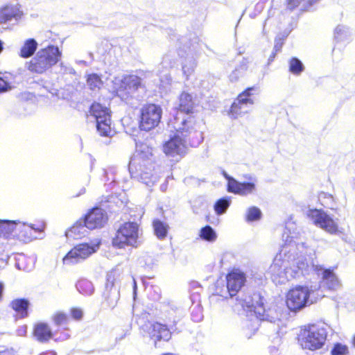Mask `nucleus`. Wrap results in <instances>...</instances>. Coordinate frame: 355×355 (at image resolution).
Returning a JSON list of instances; mask_svg holds the SVG:
<instances>
[{
	"label": "nucleus",
	"instance_id": "nucleus-61",
	"mask_svg": "<svg viewBox=\"0 0 355 355\" xmlns=\"http://www.w3.org/2000/svg\"><path fill=\"white\" fill-rule=\"evenodd\" d=\"M324 196H325V198H327L328 200H331V201L334 200L333 197L331 195H329L328 196H327V195L324 194Z\"/></svg>",
	"mask_w": 355,
	"mask_h": 355
},
{
	"label": "nucleus",
	"instance_id": "nucleus-39",
	"mask_svg": "<svg viewBox=\"0 0 355 355\" xmlns=\"http://www.w3.org/2000/svg\"><path fill=\"white\" fill-rule=\"evenodd\" d=\"M200 237L206 241L214 242L217 239V234L211 226L206 225L200 230Z\"/></svg>",
	"mask_w": 355,
	"mask_h": 355
},
{
	"label": "nucleus",
	"instance_id": "nucleus-58",
	"mask_svg": "<svg viewBox=\"0 0 355 355\" xmlns=\"http://www.w3.org/2000/svg\"><path fill=\"white\" fill-rule=\"evenodd\" d=\"M3 289H4L3 284L0 282V300L2 298V294H3Z\"/></svg>",
	"mask_w": 355,
	"mask_h": 355
},
{
	"label": "nucleus",
	"instance_id": "nucleus-2",
	"mask_svg": "<svg viewBox=\"0 0 355 355\" xmlns=\"http://www.w3.org/2000/svg\"><path fill=\"white\" fill-rule=\"evenodd\" d=\"M183 317V311L174 304L164 305L162 309V319L165 324L158 322H148L143 329L146 331L156 346L157 342H168L171 338L173 333L179 334L181 330L177 327V324Z\"/></svg>",
	"mask_w": 355,
	"mask_h": 355
},
{
	"label": "nucleus",
	"instance_id": "nucleus-48",
	"mask_svg": "<svg viewBox=\"0 0 355 355\" xmlns=\"http://www.w3.org/2000/svg\"><path fill=\"white\" fill-rule=\"evenodd\" d=\"M59 73L62 74H74L75 70L70 65L66 64L64 62H60L59 64Z\"/></svg>",
	"mask_w": 355,
	"mask_h": 355
},
{
	"label": "nucleus",
	"instance_id": "nucleus-4",
	"mask_svg": "<svg viewBox=\"0 0 355 355\" xmlns=\"http://www.w3.org/2000/svg\"><path fill=\"white\" fill-rule=\"evenodd\" d=\"M168 127L192 147L198 146L204 139V123L193 116L180 119L175 116L169 121Z\"/></svg>",
	"mask_w": 355,
	"mask_h": 355
},
{
	"label": "nucleus",
	"instance_id": "nucleus-25",
	"mask_svg": "<svg viewBox=\"0 0 355 355\" xmlns=\"http://www.w3.org/2000/svg\"><path fill=\"white\" fill-rule=\"evenodd\" d=\"M297 252H299L300 254H306L308 252L307 247L304 243V248L293 250L289 254H288V255L291 256L290 261H292L293 263L290 267L286 266L287 281L291 278H297L300 276L304 275L296 264V256H297Z\"/></svg>",
	"mask_w": 355,
	"mask_h": 355
},
{
	"label": "nucleus",
	"instance_id": "nucleus-21",
	"mask_svg": "<svg viewBox=\"0 0 355 355\" xmlns=\"http://www.w3.org/2000/svg\"><path fill=\"white\" fill-rule=\"evenodd\" d=\"M107 221V213L100 207H95L91 209L85 218L86 226L89 230L101 228L105 225Z\"/></svg>",
	"mask_w": 355,
	"mask_h": 355
},
{
	"label": "nucleus",
	"instance_id": "nucleus-14",
	"mask_svg": "<svg viewBox=\"0 0 355 355\" xmlns=\"http://www.w3.org/2000/svg\"><path fill=\"white\" fill-rule=\"evenodd\" d=\"M223 175L225 178L228 181L227 188L230 192L238 194L242 196H246L253 194L257 191L256 178L251 175H245L244 178L248 180V182H240L234 178L230 177L225 171H223Z\"/></svg>",
	"mask_w": 355,
	"mask_h": 355
},
{
	"label": "nucleus",
	"instance_id": "nucleus-51",
	"mask_svg": "<svg viewBox=\"0 0 355 355\" xmlns=\"http://www.w3.org/2000/svg\"><path fill=\"white\" fill-rule=\"evenodd\" d=\"M10 89L9 84L3 79L0 78V93L8 91Z\"/></svg>",
	"mask_w": 355,
	"mask_h": 355
},
{
	"label": "nucleus",
	"instance_id": "nucleus-31",
	"mask_svg": "<svg viewBox=\"0 0 355 355\" xmlns=\"http://www.w3.org/2000/svg\"><path fill=\"white\" fill-rule=\"evenodd\" d=\"M29 302L26 299H16L11 302L10 306L15 310L21 318L28 316Z\"/></svg>",
	"mask_w": 355,
	"mask_h": 355
},
{
	"label": "nucleus",
	"instance_id": "nucleus-54",
	"mask_svg": "<svg viewBox=\"0 0 355 355\" xmlns=\"http://www.w3.org/2000/svg\"><path fill=\"white\" fill-rule=\"evenodd\" d=\"M137 288V286L136 281H135V279H133V294H134V298H135Z\"/></svg>",
	"mask_w": 355,
	"mask_h": 355
},
{
	"label": "nucleus",
	"instance_id": "nucleus-20",
	"mask_svg": "<svg viewBox=\"0 0 355 355\" xmlns=\"http://www.w3.org/2000/svg\"><path fill=\"white\" fill-rule=\"evenodd\" d=\"M187 144H188L184 141V139L175 132L173 137L164 144V152L168 156H182L185 155L187 152Z\"/></svg>",
	"mask_w": 355,
	"mask_h": 355
},
{
	"label": "nucleus",
	"instance_id": "nucleus-29",
	"mask_svg": "<svg viewBox=\"0 0 355 355\" xmlns=\"http://www.w3.org/2000/svg\"><path fill=\"white\" fill-rule=\"evenodd\" d=\"M38 44L35 39L29 38L26 40L22 44L18 55L22 58H28L34 56L37 49Z\"/></svg>",
	"mask_w": 355,
	"mask_h": 355
},
{
	"label": "nucleus",
	"instance_id": "nucleus-24",
	"mask_svg": "<svg viewBox=\"0 0 355 355\" xmlns=\"http://www.w3.org/2000/svg\"><path fill=\"white\" fill-rule=\"evenodd\" d=\"M245 280V275L239 270H234L227 275V288L231 297L236 295L244 285Z\"/></svg>",
	"mask_w": 355,
	"mask_h": 355
},
{
	"label": "nucleus",
	"instance_id": "nucleus-44",
	"mask_svg": "<svg viewBox=\"0 0 355 355\" xmlns=\"http://www.w3.org/2000/svg\"><path fill=\"white\" fill-rule=\"evenodd\" d=\"M230 205V200L229 199L221 198L216 202L214 205V210L218 215L223 214L225 213Z\"/></svg>",
	"mask_w": 355,
	"mask_h": 355
},
{
	"label": "nucleus",
	"instance_id": "nucleus-11",
	"mask_svg": "<svg viewBox=\"0 0 355 355\" xmlns=\"http://www.w3.org/2000/svg\"><path fill=\"white\" fill-rule=\"evenodd\" d=\"M112 244L118 248H123L126 245L137 248L140 244L139 240V226L134 222L123 224L117 230Z\"/></svg>",
	"mask_w": 355,
	"mask_h": 355
},
{
	"label": "nucleus",
	"instance_id": "nucleus-16",
	"mask_svg": "<svg viewBox=\"0 0 355 355\" xmlns=\"http://www.w3.org/2000/svg\"><path fill=\"white\" fill-rule=\"evenodd\" d=\"M206 45L198 38H195L189 46L187 56L182 62V71L187 79L193 73L196 67V58L199 57Z\"/></svg>",
	"mask_w": 355,
	"mask_h": 355
},
{
	"label": "nucleus",
	"instance_id": "nucleus-53",
	"mask_svg": "<svg viewBox=\"0 0 355 355\" xmlns=\"http://www.w3.org/2000/svg\"><path fill=\"white\" fill-rule=\"evenodd\" d=\"M69 337H70L69 334L67 332H65L63 334H61L58 338H57L56 340L63 341V340L68 339Z\"/></svg>",
	"mask_w": 355,
	"mask_h": 355
},
{
	"label": "nucleus",
	"instance_id": "nucleus-40",
	"mask_svg": "<svg viewBox=\"0 0 355 355\" xmlns=\"http://www.w3.org/2000/svg\"><path fill=\"white\" fill-rule=\"evenodd\" d=\"M87 85L92 90L99 89L103 85V81L100 76L96 73L88 75L87 78Z\"/></svg>",
	"mask_w": 355,
	"mask_h": 355
},
{
	"label": "nucleus",
	"instance_id": "nucleus-46",
	"mask_svg": "<svg viewBox=\"0 0 355 355\" xmlns=\"http://www.w3.org/2000/svg\"><path fill=\"white\" fill-rule=\"evenodd\" d=\"M331 355H348L349 349L348 347L345 345H343L341 343H336L331 351Z\"/></svg>",
	"mask_w": 355,
	"mask_h": 355
},
{
	"label": "nucleus",
	"instance_id": "nucleus-50",
	"mask_svg": "<svg viewBox=\"0 0 355 355\" xmlns=\"http://www.w3.org/2000/svg\"><path fill=\"white\" fill-rule=\"evenodd\" d=\"M72 317L76 320H80L83 317V311L80 309H72L71 311Z\"/></svg>",
	"mask_w": 355,
	"mask_h": 355
},
{
	"label": "nucleus",
	"instance_id": "nucleus-49",
	"mask_svg": "<svg viewBox=\"0 0 355 355\" xmlns=\"http://www.w3.org/2000/svg\"><path fill=\"white\" fill-rule=\"evenodd\" d=\"M284 38L283 37L277 36L275 40V46L273 51L275 52H279L284 45Z\"/></svg>",
	"mask_w": 355,
	"mask_h": 355
},
{
	"label": "nucleus",
	"instance_id": "nucleus-56",
	"mask_svg": "<svg viewBox=\"0 0 355 355\" xmlns=\"http://www.w3.org/2000/svg\"><path fill=\"white\" fill-rule=\"evenodd\" d=\"M85 192H86V189H85V187H83V188L80 190V192H79L78 194H76L75 196H76V197H78V196H81V195L84 194Z\"/></svg>",
	"mask_w": 355,
	"mask_h": 355
},
{
	"label": "nucleus",
	"instance_id": "nucleus-15",
	"mask_svg": "<svg viewBox=\"0 0 355 355\" xmlns=\"http://www.w3.org/2000/svg\"><path fill=\"white\" fill-rule=\"evenodd\" d=\"M162 110L155 104H149L142 107L139 128L141 130L149 131L158 125Z\"/></svg>",
	"mask_w": 355,
	"mask_h": 355
},
{
	"label": "nucleus",
	"instance_id": "nucleus-5",
	"mask_svg": "<svg viewBox=\"0 0 355 355\" xmlns=\"http://www.w3.org/2000/svg\"><path fill=\"white\" fill-rule=\"evenodd\" d=\"M285 237V243L282 246L279 254L275 257L268 271V273L271 275L272 281L279 284H284L287 281L286 263L290 262L291 258V256L288 254L293 250L304 248V243L294 241L293 236H290L284 233L283 238Z\"/></svg>",
	"mask_w": 355,
	"mask_h": 355
},
{
	"label": "nucleus",
	"instance_id": "nucleus-42",
	"mask_svg": "<svg viewBox=\"0 0 355 355\" xmlns=\"http://www.w3.org/2000/svg\"><path fill=\"white\" fill-rule=\"evenodd\" d=\"M304 70L302 62L297 58L289 60V71L295 75H300Z\"/></svg>",
	"mask_w": 355,
	"mask_h": 355
},
{
	"label": "nucleus",
	"instance_id": "nucleus-64",
	"mask_svg": "<svg viewBox=\"0 0 355 355\" xmlns=\"http://www.w3.org/2000/svg\"><path fill=\"white\" fill-rule=\"evenodd\" d=\"M162 355H175L172 353H166V354H163Z\"/></svg>",
	"mask_w": 355,
	"mask_h": 355
},
{
	"label": "nucleus",
	"instance_id": "nucleus-55",
	"mask_svg": "<svg viewBox=\"0 0 355 355\" xmlns=\"http://www.w3.org/2000/svg\"><path fill=\"white\" fill-rule=\"evenodd\" d=\"M157 291H159L158 287L155 288V291L156 292V295L154 297V300H159L160 298V294Z\"/></svg>",
	"mask_w": 355,
	"mask_h": 355
},
{
	"label": "nucleus",
	"instance_id": "nucleus-59",
	"mask_svg": "<svg viewBox=\"0 0 355 355\" xmlns=\"http://www.w3.org/2000/svg\"><path fill=\"white\" fill-rule=\"evenodd\" d=\"M277 52H275V51H272V54L270 55L269 59H268V61L269 62H272L273 60V59L275 58L276 54H277Z\"/></svg>",
	"mask_w": 355,
	"mask_h": 355
},
{
	"label": "nucleus",
	"instance_id": "nucleus-28",
	"mask_svg": "<svg viewBox=\"0 0 355 355\" xmlns=\"http://www.w3.org/2000/svg\"><path fill=\"white\" fill-rule=\"evenodd\" d=\"M161 66L163 69H164V71H161L159 68L158 69L159 76H160L161 85L162 87H166V86L170 85L172 82L171 77L168 73V69L172 67V62L170 61L169 57L168 55H166L163 58Z\"/></svg>",
	"mask_w": 355,
	"mask_h": 355
},
{
	"label": "nucleus",
	"instance_id": "nucleus-52",
	"mask_svg": "<svg viewBox=\"0 0 355 355\" xmlns=\"http://www.w3.org/2000/svg\"><path fill=\"white\" fill-rule=\"evenodd\" d=\"M26 326H22V327H20L18 329H17V334L20 336H25L26 333Z\"/></svg>",
	"mask_w": 355,
	"mask_h": 355
},
{
	"label": "nucleus",
	"instance_id": "nucleus-33",
	"mask_svg": "<svg viewBox=\"0 0 355 355\" xmlns=\"http://www.w3.org/2000/svg\"><path fill=\"white\" fill-rule=\"evenodd\" d=\"M248 67V61L246 58H242L239 64L229 75V78L231 82H236L239 78L242 77Z\"/></svg>",
	"mask_w": 355,
	"mask_h": 355
},
{
	"label": "nucleus",
	"instance_id": "nucleus-17",
	"mask_svg": "<svg viewBox=\"0 0 355 355\" xmlns=\"http://www.w3.org/2000/svg\"><path fill=\"white\" fill-rule=\"evenodd\" d=\"M255 90L254 87L246 89L234 101L230 108V114L234 118H238L250 112L254 104V100L251 98L252 92Z\"/></svg>",
	"mask_w": 355,
	"mask_h": 355
},
{
	"label": "nucleus",
	"instance_id": "nucleus-22",
	"mask_svg": "<svg viewBox=\"0 0 355 355\" xmlns=\"http://www.w3.org/2000/svg\"><path fill=\"white\" fill-rule=\"evenodd\" d=\"M314 271L319 277H321V283L323 286L329 290H337L341 284L336 275L331 269H326L322 266H315Z\"/></svg>",
	"mask_w": 355,
	"mask_h": 355
},
{
	"label": "nucleus",
	"instance_id": "nucleus-63",
	"mask_svg": "<svg viewBox=\"0 0 355 355\" xmlns=\"http://www.w3.org/2000/svg\"><path fill=\"white\" fill-rule=\"evenodd\" d=\"M352 344H353V346L355 347V336L353 337Z\"/></svg>",
	"mask_w": 355,
	"mask_h": 355
},
{
	"label": "nucleus",
	"instance_id": "nucleus-43",
	"mask_svg": "<svg viewBox=\"0 0 355 355\" xmlns=\"http://www.w3.org/2000/svg\"><path fill=\"white\" fill-rule=\"evenodd\" d=\"M261 217V211L257 207H251L246 211L245 220L247 222L258 220Z\"/></svg>",
	"mask_w": 355,
	"mask_h": 355
},
{
	"label": "nucleus",
	"instance_id": "nucleus-12",
	"mask_svg": "<svg viewBox=\"0 0 355 355\" xmlns=\"http://www.w3.org/2000/svg\"><path fill=\"white\" fill-rule=\"evenodd\" d=\"M89 112L96 120V129L100 135L110 137L112 130L110 110L98 103H94L91 105Z\"/></svg>",
	"mask_w": 355,
	"mask_h": 355
},
{
	"label": "nucleus",
	"instance_id": "nucleus-26",
	"mask_svg": "<svg viewBox=\"0 0 355 355\" xmlns=\"http://www.w3.org/2000/svg\"><path fill=\"white\" fill-rule=\"evenodd\" d=\"M85 222L78 221L70 229L66 232V236L68 239H80L85 236L88 233Z\"/></svg>",
	"mask_w": 355,
	"mask_h": 355
},
{
	"label": "nucleus",
	"instance_id": "nucleus-38",
	"mask_svg": "<svg viewBox=\"0 0 355 355\" xmlns=\"http://www.w3.org/2000/svg\"><path fill=\"white\" fill-rule=\"evenodd\" d=\"M303 254H300V256H296V264L305 275L309 273L311 268L314 270L313 266H315L316 265L313 263H310L307 261L306 258L303 256Z\"/></svg>",
	"mask_w": 355,
	"mask_h": 355
},
{
	"label": "nucleus",
	"instance_id": "nucleus-35",
	"mask_svg": "<svg viewBox=\"0 0 355 355\" xmlns=\"http://www.w3.org/2000/svg\"><path fill=\"white\" fill-rule=\"evenodd\" d=\"M18 223L12 220L0 221V231L5 236H17Z\"/></svg>",
	"mask_w": 355,
	"mask_h": 355
},
{
	"label": "nucleus",
	"instance_id": "nucleus-13",
	"mask_svg": "<svg viewBox=\"0 0 355 355\" xmlns=\"http://www.w3.org/2000/svg\"><path fill=\"white\" fill-rule=\"evenodd\" d=\"M313 290L306 286H297L290 290L286 295V305L293 311H299L313 303L310 295Z\"/></svg>",
	"mask_w": 355,
	"mask_h": 355
},
{
	"label": "nucleus",
	"instance_id": "nucleus-47",
	"mask_svg": "<svg viewBox=\"0 0 355 355\" xmlns=\"http://www.w3.org/2000/svg\"><path fill=\"white\" fill-rule=\"evenodd\" d=\"M191 315L193 321L196 322H200L203 318L202 307L199 304L194 306L192 308Z\"/></svg>",
	"mask_w": 355,
	"mask_h": 355
},
{
	"label": "nucleus",
	"instance_id": "nucleus-34",
	"mask_svg": "<svg viewBox=\"0 0 355 355\" xmlns=\"http://www.w3.org/2000/svg\"><path fill=\"white\" fill-rule=\"evenodd\" d=\"M318 1V0H287V6L290 10L298 8L302 11L309 10L312 5Z\"/></svg>",
	"mask_w": 355,
	"mask_h": 355
},
{
	"label": "nucleus",
	"instance_id": "nucleus-36",
	"mask_svg": "<svg viewBox=\"0 0 355 355\" xmlns=\"http://www.w3.org/2000/svg\"><path fill=\"white\" fill-rule=\"evenodd\" d=\"M76 286L79 293L84 295H92L95 291L92 282L87 279H80L76 283Z\"/></svg>",
	"mask_w": 355,
	"mask_h": 355
},
{
	"label": "nucleus",
	"instance_id": "nucleus-37",
	"mask_svg": "<svg viewBox=\"0 0 355 355\" xmlns=\"http://www.w3.org/2000/svg\"><path fill=\"white\" fill-rule=\"evenodd\" d=\"M350 32L349 28L343 25H338L334 30V39L336 42H345L349 40Z\"/></svg>",
	"mask_w": 355,
	"mask_h": 355
},
{
	"label": "nucleus",
	"instance_id": "nucleus-18",
	"mask_svg": "<svg viewBox=\"0 0 355 355\" xmlns=\"http://www.w3.org/2000/svg\"><path fill=\"white\" fill-rule=\"evenodd\" d=\"M306 216L316 226L327 232L334 234L338 230L337 223L321 209H309L306 212Z\"/></svg>",
	"mask_w": 355,
	"mask_h": 355
},
{
	"label": "nucleus",
	"instance_id": "nucleus-45",
	"mask_svg": "<svg viewBox=\"0 0 355 355\" xmlns=\"http://www.w3.org/2000/svg\"><path fill=\"white\" fill-rule=\"evenodd\" d=\"M52 319L57 326L65 325L68 323L69 317L63 312H57L53 316Z\"/></svg>",
	"mask_w": 355,
	"mask_h": 355
},
{
	"label": "nucleus",
	"instance_id": "nucleus-9",
	"mask_svg": "<svg viewBox=\"0 0 355 355\" xmlns=\"http://www.w3.org/2000/svg\"><path fill=\"white\" fill-rule=\"evenodd\" d=\"M101 243V240L96 239L89 243H83L75 245L63 257V264L72 266L85 261L99 249Z\"/></svg>",
	"mask_w": 355,
	"mask_h": 355
},
{
	"label": "nucleus",
	"instance_id": "nucleus-19",
	"mask_svg": "<svg viewBox=\"0 0 355 355\" xmlns=\"http://www.w3.org/2000/svg\"><path fill=\"white\" fill-rule=\"evenodd\" d=\"M44 224L29 225L19 222L17 227V236L24 242L28 243L33 239H40L44 236Z\"/></svg>",
	"mask_w": 355,
	"mask_h": 355
},
{
	"label": "nucleus",
	"instance_id": "nucleus-3",
	"mask_svg": "<svg viewBox=\"0 0 355 355\" xmlns=\"http://www.w3.org/2000/svg\"><path fill=\"white\" fill-rule=\"evenodd\" d=\"M128 169L132 178L148 187L153 186L159 178L157 173H153L155 170L153 149L146 144H137L135 153L130 160Z\"/></svg>",
	"mask_w": 355,
	"mask_h": 355
},
{
	"label": "nucleus",
	"instance_id": "nucleus-60",
	"mask_svg": "<svg viewBox=\"0 0 355 355\" xmlns=\"http://www.w3.org/2000/svg\"><path fill=\"white\" fill-rule=\"evenodd\" d=\"M192 209L195 214L199 213L198 209L197 207H196V206L194 205H192Z\"/></svg>",
	"mask_w": 355,
	"mask_h": 355
},
{
	"label": "nucleus",
	"instance_id": "nucleus-27",
	"mask_svg": "<svg viewBox=\"0 0 355 355\" xmlns=\"http://www.w3.org/2000/svg\"><path fill=\"white\" fill-rule=\"evenodd\" d=\"M196 106V102L191 94L183 92L179 98L178 110L181 112L192 113Z\"/></svg>",
	"mask_w": 355,
	"mask_h": 355
},
{
	"label": "nucleus",
	"instance_id": "nucleus-10",
	"mask_svg": "<svg viewBox=\"0 0 355 355\" xmlns=\"http://www.w3.org/2000/svg\"><path fill=\"white\" fill-rule=\"evenodd\" d=\"M121 271L116 268L110 270L106 277L105 290L103 291L104 303L110 309H114L120 298V281Z\"/></svg>",
	"mask_w": 355,
	"mask_h": 355
},
{
	"label": "nucleus",
	"instance_id": "nucleus-32",
	"mask_svg": "<svg viewBox=\"0 0 355 355\" xmlns=\"http://www.w3.org/2000/svg\"><path fill=\"white\" fill-rule=\"evenodd\" d=\"M153 227L155 235L160 240L164 239L169 230L167 223L163 222L159 219H154L153 221Z\"/></svg>",
	"mask_w": 355,
	"mask_h": 355
},
{
	"label": "nucleus",
	"instance_id": "nucleus-57",
	"mask_svg": "<svg viewBox=\"0 0 355 355\" xmlns=\"http://www.w3.org/2000/svg\"><path fill=\"white\" fill-rule=\"evenodd\" d=\"M40 355H56V354H55V352H54L53 351H48V352L42 353Z\"/></svg>",
	"mask_w": 355,
	"mask_h": 355
},
{
	"label": "nucleus",
	"instance_id": "nucleus-6",
	"mask_svg": "<svg viewBox=\"0 0 355 355\" xmlns=\"http://www.w3.org/2000/svg\"><path fill=\"white\" fill-rule=\"evenodd\" d=\"M328 326L325 323L304 326L298 334V343L302 349L311 351L321 349L325 344Z\"/></svg>",
	"mask_w": 355,
	"mask_h": 355
},
{
	"label": "nucleus",
	"instance_id": "nucleus-62",
	"mask_svg": "<svg viewBox=\"0 0 355 355\" xmlns=\"http://www.w3.org/2000/svg\"><path fill=\"white\" fill-rule=\"evenodd\" d=\"M3 42L0 40V53L3 51Z\"/></svg>",
	"mask_w": 355,
	"mask_h": 355
},
{
	"label": "nucleus",
	"instance_id": "nucleus-7",
	"mask_svg": "<svg viewBox=\"0 0 355 355\" xmlns=\"http://www.w3.org/2000/svg\"><path fill=\"white\" fill-rule=\"evenodd\" d=\"M61 57L62 52L58 46L49 45L37 51L25 66L31 72L42 74L56 64Z\"/></svg>",
	"mask_w": 355,
	"mask_h": 355
},
{
	"label": "nucleus",
	"instance_id": "nucleus-8",
	"mask_svg": "<svg viewBox=\"0 0 355 355\" xmlns=\"http://www.w3.org/2000/svg\"><path fill=\"white\" fill-rule=\"evenodd\" d=\"M113 89L122 100H127L143 87L141 78L137 75L127 74L115 77L112 80Z\"/></svg>",
	"mask_w": 355,
	"mask_h": 355
},
{
	"label": "nucleus",
	"instance_id": "nucleus-23",
	"mask_svg": "<svg viewBox=\"0 0 355 355\" xmlns=\"http://www.w3.org/2000/svg\"><path fill=\"white\" fill-rule=\"evenodd\" d=\"M24 12L19 4H10L0 8V24L14 21L18 23L22 18Z\"/></svg>",
	"mask_w": 355,
	"mask_h": 355
},
{
	"label": "nucleus",
	"instance_id": "nucleus-41",
	"mask_svg": "<svg viewBox=\"0 0 355 355\" xmlns=\"http://www.w3.org/2000/svg\"><path fill=\"white\" fill-rule=\"evenodd\" d=\"M104 178L105 184L110 187V189L112 188V185L119 181L116 178V170L113 168L104 170Z\"/></svg>",
	"mask_w": 355,
	"mask_h": 355
},
{
	"label": "nucleus",
	"instance_id": "nucleus-30",
	"mask_svg": "<svg viewBox=\"0 0 355 355\" xmlns=\"http://www.w3.org/2000/svg\"><path fill=\"white\" fill-rule=\"evenodd\" d=\"M33 334L36 339L41 343L46 342L52 337L51 330L49 325L45 323L36 324Z\"/></svg>",
	"mask_w": 355,
	"mask_h": 355
},
{
	"label": "nucleus",
	"instance_id": "nucleus-1",
	"mask_svg": "<svg viewBox=\"0 0 355 355\" xmlns=\"http://www.w3.org/2000/svg\"><path fill=\"white\" fill-rule=\"evenodd\" d=\"M236 301L243 309H247L250 312H254L256 318L248 320L243 324L245 334L248 338L254 334L259 328V321H267L276 323L279 321V314L276 310L269 309L267 311L263 306V299L258 293L246 294L241 293L236 297Z\"/></svg>",
	"mask_w": 355,
	"mask_h": 355
}]
</instances>
